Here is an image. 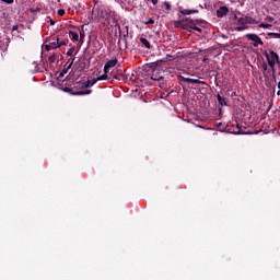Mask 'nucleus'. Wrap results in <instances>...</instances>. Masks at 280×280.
<instances>
[{
	"instance_id": "f257e3e1",
	"label": "nucleus",
	"mask_w": 280,
	"mask_h": 280,
	"mask_svg": "<svg viewBox=\"0 0 280 280\" xmlns=\"http://www.w3.org/2000/svg\"><path fill=\"white\" fill-rule=\"evenodd\" d=\"M234 19L237 20L238 25H257L256 20L250 16H243L237 19V15H235Z\"/></svg>"
},
{
	"instance_id": "f03ea898",
	"label": "nucleus",
	"mask_w": 280,
	"mask_h": 280,
	"mask_svg": "<svg viewBox=\"0 0 280 280\" xmlns=\"http://www.w3.org/2000/svg\"><path fill=\"white\" fill-rule=\"evenodd\" d=\"M245 37L247 38V40H252V43L255 47H259V45H264L261 37H259V35H257L255 33H248L245 35Z\"/></svg>"
},
{
	"instance_id": "7ed1b4c3",
	"label": "nucleus",
	"mask_w": 280,
	"mask_h": 280,
	"mask_svg": "<svg viewBox=\"0 0 280 280\" xmlns=\"http://www.w3.org/2000/svg\"><path fill=\"white\" fill-rule=\"evenodd\" d=\"M65 91L69 93L71 92L72 95H91L93 93V90H80V91H74L73 89L65 88Z\"/></svg>"
},
{
	"instance_id": "20e7f679",
	"label": "nucleus",
	"mask_w": 280,
	"mask_h": 280,
	"mask_svg": "<svg viewBox=\"0 0 280 280\" xmlns=\"http://www.w3.org/2000/svg\"><path fill=\"white\" fill-rule=\"evenodd\" d=\"M119 61L117 59H110L108 60L104 66V73H108L109 69H113V67H117V63Z\"/></svg>"
},
{
	"instance_id": "39448f33",
	"label": "nucleus",
	"mask_w": 280,
	"mask_h": 280,
	"mask_svg": "<svg viewBox=\"0 0 280 280\" xmlns=\"http://www.w3.org/2000/svg\"><path fill=\"white\" fill-rule=\"evenodd\" d=\"M226 14H229V9H228V7H225V5L220 7V8L217 10V16H218V19H224V16H226Z\"/></svg>"
},
{
	"instance_id": "423d86ee",
	"label": "nucleus",
	"mask_w": 280,
	"mask_h": 280,
	"mask_svg": "<svg viewBox=\"0 0 280 280\" xmlns=\"http://www.w3.org/2000/svg\"><path fill=\"white\" fill-rule=\"evenodd\" d=\"M266 59H267V62H268L269 67L271 68V71L273 73V78H276V75H275V65H277V61L270 60V55H268V52H266Z\"/></svg>"
},
{
	"instance_id": "0eeeda50",
	"label": "nucleus",
	"mask_w": 280,
	"mask_h": 280,
	"mask_svg": "<svg viewBox=\"0 0 280 280\" xmlns=\"http://www.w3.org/2000/svg\"><path fill=\"white\" fill-rule=\"evenodd\" d=\"M55 40L58 43L59 47H65V45H69V39L68 38H62V37H55Z\"/></svg>"
},
{
	"instance_id": "6e6552de",
	"label": "nucleus",
	"mask_w": 280,
	"mask_h": 280,
	"mask_svg": "<svg viewBox=\"0 0 280 280\" xmlns=\"http://www.w3.org/2000/svg\"><path fill=\"white\" fill-rule=\"evenodd\" d=\"M74 89H81V90L89 89V82L79 81V82L74 83Z\"/></svg>"
},
{
	"instance_id": "1a4fd4ad",
	"label": "nucleus",
	"mask_w": 280,
	"mask_h": 280,
	"mask_svg": "<svg viewBox=\"0 0 280 280\" xmlns=\"http://www.w3.org/2000/svg\"><path fill=\"white\" fill-rule=\"evenodd\" d=\"M140 43L143 45V47H145L147 49H151L152 45L150 44V42L148 40V38L145 37H140Z\"/></svg>"
},
{
	"instance_id": "9d476101",
	"label": "nucleus",
	"mask_w": 280,
	"mask_h": 280,
	"mask_svg": "<svg viewBox=\"0 0 280 280\" xmlns=\"http://www.w3.org/2000/svg\"><path fill=\"white\" fill-rule=\"evenodd\" d=\"M198 25V20H192L188 18V30H194Z\"/></svg>"
},
{
	"instance_id": "9b49d317",
	"label": "nucleus",
	"mask_w": 280,
	"mask_h": 280,
	"mask_svg": "<svg viewBox=\"0 0 280 280\" xmlns=\"http://www.w3.org/2000/svg\"><path fill=\"white\" fill-rule=\"evenodd\" d=\"M182 30H186L187 32H191V30H189V18H186L185 20H183Z\"/></svg>"
},
{
	"instance_id": "f8f14e48",
	"label": "nucleus",
	"mask_w": 280,
	"mask_h": 280,
	"mask_svg": "<svg viewBox=\"0 0 280 280\" xmlns=\"http://www.w3.org/2000/svg\"><path fill=\"white\" fill-rule=\"evenodd\" d=\"M69 36H70V38H71V40H73V42H77V40H80V35H78V33L77 32H73V31H69Z\"/></svg>"
},
{
	"instance_id": "ddd939ff",
	"label": "nucleus",
	"mask_w": 280,
	"mask_h": 280,
	"mask_svg": "<svg viewBox=\"0 0 280 280\" xmlns=\"http://www.w3.org/2000/svg\"><path fill=\"white\" fill-rule=\"evenodd\" d=\"M269 56H271L270 60L277 62L279 60V54L275 52V50H269Z\"/></svg>"
},
{
	"instance_id": "4468645a",
	"label": "nucleus",
	"mask_w": 280,
	"mask_h": 280,
	"mask_svg": "<svg viewBox=\"0 0 280 280\" xmlns=\"http://www.w3.org/2000/svg\"><path fill=\"white\" fill-rule=\"evenodd\" d=\"M48 44H50V47H51L52 49H58V48H60V45H58V43L56 42V37H52V38L49 40Z\"/></svg>"
},
{
	"instance_id": "2eb2a0df",
	"label": "nucleus",
	"mask_w": 280,
	"mask_h": 280,
	"mask_svg": "<svg viewBox=\"0 0 280 280\" xmlns=\"http://www.w3.org/2000/svg\"><path fill=\"white\" fill-rule=\"evenodd\" d=\"M178 80H179V84H183V82H186V84H191V79H189V78H185L183 75H179Z\"/></svg>"
},
{
	"instance_id": "dca6fc26",
	"label": "nucleus",
	"mask_w": 280,
	"mask_h": 280,
	"mask_svg": "<svg viewBox=\"0 0 280 280\" xmlns=\"http://www.w3.org/2000/svg\"><path fill=\"white\" fill-rule=\"evenodd\" d=\"M217 100L221 106H226V100L222 95L218 94Z\"/></svg>"
},
{
	"instance_id": "f3484780",
	"label": "nucleus",
	"mask_w": 280,
	"mask_h": 280,
	"mask_svg": "<svg viewBox=\"0 0 280 280\" xmlns=\"http://www.w3.org/2000/svg\"><path fill=\"white\" fill-rule=\"evenodd\" d=\"M124 78V73L116 71V73L113 74V80H121Z\"/></svg>"
},
{
	"instance_id": "a211bd4d",
	"label": "nucleus",
	"mask_w": 280,
	"mask_h": 280,
	"mask_svg": "<svg viewBox=\"0 0 280 280\" xmlns=\"http://www.w3.org/2000/svg\"><path fill=\"white\" fill-rule=\"evenodd\" d=\"M104 80H108V72H104L101 77L96 78L97 82H102Z\"/></svg>"
},
{
	"instance_id": "6ab92c4d",
	"label": "nucleus",
	"mask_w": 280,
	"mask_h": 280,
	"mask_svg": "<svg viewBox=\"0 0 280 280\" xmlns=\"http://www.w3.org/2000/svg\"><path fill=\"white\" fill-rule=\"evenodd\" d=\"M196 12H198V11L197 10H187V9H185V10L182 11V14L189 15V14H196Z\"/></svg>"
},
{
	"instance_id": "aec40b11",
	"label": "nucleus",
	"mask_w": 280,
	"mask_h": 280,
	"mask_svg": "<svg viewBox=\"0 0 280 280\" xmlns=\"http://www.w3.org/2000/svg\"><path fill=\"white\" fill-rule=\"evenodd\" d=\"M69 69L70 68H65V69H62L61 71H60V73H59V78H65V75H67V73H69Z\"/></svg>"
},
{
	"instance_id": "412c9836",
	"label": "nucleus",
	"mask_w": 280,
	"mask_h": 280,
	"mask_svg": "<svg viewBox=\"0 0 280 280\" xmlns=\"http://www.w3.org/2000/svg\"><path fill=\"white\" fill-rule=\"evenodd\" d=\"M258 27H262L264 30H270V27H272V24L260 23Z\"/></svg>"
},
{
	"instance_id": "4be33fe9",
	"label": "nucleus",
	"mask_w": 280,
	"mask_h": 280,
	"mask_svg": "<svg viewBox=\"0 0 280 280\" xmlns=\"http://www.w3.org/2000/svg\"><path fill=\"white\" fill-rule=\"evenodd\" d=\"M48 62H49L50 65H54V62H56V55H55V54H52V55H50V56L48 57Z\"/></svg>"
},
{
	"instance_id": "5701e85b",
	"label": "nucleus",
	"mask_w": 280,
	"mask_h": 280,
	"mask_svg": "<svg viewBox=\"0 0 280 280\" xmlns=\"http://www.w3.org/2000/svg\"><path fill=\"white\" fill-rule=\"evenodd\" d=\"M190 84H207L205 81H200L199 79H191Z\"/></svg>"
},
{
	"instance_id": "b1692460",
	"label": "nucleus",
	"mask_w": 280,
	"mask_h": 280,
	"mask_svg": "<svg viewBox=\"0 0 280 280\" xmlns=\"http://www.w3.org/2000/svg\"><path fill=\"white\" fill-rule=\"evenodd\" d=\"M244 30H248V26L241 25V26L235 27V32H244Z\"/></svg>"
},
{
	"instance_id": "393cba45",
	"label": "nucleus",
	"mask_w": 280,
	"mask_h": 280,
	"mask_svg": "<svg viewBox=\"0 0 280 280\" xmlns=\"http://www.w3.org/2000/svg\"><path fill=\"white\" fill-rule=\"evenodd\" d=\"M86 82H89V89H91V86H94V84H97V79L86 80Z\"/></svg>"
},
{
	"instance_id": "a878e982",
	"label": "nucleus",
	"mask_w": 280,
	"mask_h": 280,
	"mask_svg": "<svg viewBox=\"0 0 280 280\" xmlns=\"http://www.w3.org/2000/svg\"><path fill=\"white\" fill-rule=\"evenodd\" d=\"M69 65L67 66L68 69H71V67H73V62H75V58L73 59H69Z\"/></svg>"
},
{
	"instance_id": "bb28decb",
	"label": "nucleus",
	"mask_w": 280,
	"mask_h": 280,
	"mask_svg": "<svg viewBox=\"0 0 280 280\" xmlns=\"http://www.w3.org/2000/svg\"><path fill=\"white\" fill-rule=\"evenodd\" d=\"M73 51H75V47H71V48L67 51V56H73Z\"/></svg>"
},
{
	"instance_id": "cd10ccee",
	"label": "nucleus",
	"mask_w": 280,
	"mask_h": 280,
	"mask_svg": "<svg viewBox=\"0 0 280 280\" xmlns=\"http://www.w3.org/2000/svg\"><path fill=\"white\" fill-rule=\"evenodd\" d=\"M57 13H58L59 16H65L66 11H65V9H59V10L57 11Z\"/></svg>"
},
{
	"instance_id": "c85d7f7f",
	"label": "nucleus",
	"mask_w": 280,
	"mask_h": 280,
	"mask_svg": "<svg viewBox=\"0 0 280 280\" xmlns=\"http://www.w3.org/2000/svg\"><path fill=\"white\" fill-rule=\"evenodd\" d=\"M44 49H45L46 51H51V49H54V48H51V44H46V45L44 46Z\"/></svg>"
},
{
	"instance_id": "c756f323",
	"label": "nucleus",
	"mask_w": 280,
	"mask_h": 280,
	"mask_svg": "<svg viewBox=\"0 0 280 280\" xmlns=\"http://www.w3.org/2000/svg\"><path fill=\"white\" fill-rule=\"evenodd\" d=\"M151 80H153L155 82H159V81L163 80V77H154V75H152Z\"/></svg>"
},
{
	"instance_id": "7c9ffc66",
	"label": "nucleus",
	"mask_w": 280,
	"mask_h": 280,
	"mask_svg": "<svg viewBox=\"0 0 280 280\" xmlns=\"http://www.w3.org/2000/svg\"><path fill=\"white\" fill-rule=\"evenodd\" d=\"M2 3H7V5H12L14 3V0H1Z\"/></svg>"
},
{
	"instance_id": "2f4dec72",
	"label": "nucleus",
	"mask_w": 280,
	"mask_h": 280,
	"mask_svg": "<svg viewBox=\"0 0 280 280\" xmlns=\"http://www.w3.org/2000/svg\"><path fill=\"white\" fill-rule=\"evenodd\" d=\"M175 27H180V30H182L183 28V20L175 22Z\"/></svg>"
},
{
	"instance_id": "473e14b6",
	"label": "nucleus",
	"mask_w": 280,
	"mask_h": 280,
	"mask_svg": "<svg viewBox=\"0 0 280 280\" xmlns=\"http://www.w3.org/2000/svg\"><path fill=\"white\" fill-rule=\"evenodd\" d=\"M164 5H165L166 10H168V11L172 10V4H170V2H167V1L164 2Z\"/></svg>"
},
{
	"instance_id": "72a5a7b5",
	"label": "nucleus",
	"mask_w": 280,
	"mask_h": 280,
	"mask_svg": "<svg viewBox=\"0 0 280 280\" xmlns=\"http://www.w3.org/2000/svg\"><path fill=\"white\" fill-rule=\"evenodd\" d=\"M84 31H80V40H81V43H83L84 42Z\"/></svg>"
},
{
	"instance_id": "f704fd0d",
	"label": "nucleus",
	"mask_w": 280,
	"mask_h": 280,
	"mask_svg": "<svg viewBox=\"0 0 280 280\" xmlns=\"http://www.w3.org/2000/svg\"><path fill=\"white\" fill-rule=\"evenodd\" d=\"M172 58L174 59V60H176V56H172V55H166V58H165V60H172Z\"/></svg>"
},
{
	"instance_id": "c9c22d12",
	"label": "nucleus",
	"mask_w": 280,
	"mask_h": 280,
	"mask_svg": "<svg viewBox=\"0 0 280 280\" xmlns=\"http://www.w3.org/2000/svg\"><path fill=\"white\" fill-rule=\"evenodd\" d=\"M261 68L264 71H268V63L262 62Z\"/></svg>"
},
{
	"instance_id": "e433bc0d",
	"label": "nucleus",
	"mask_w": 280,
	"mask_h": 280,
	"mask_svg": "<svg viewBox=\"0 0 280 280\" xmlns=\"http://www.w3.org/2000/svg\"><path fill=\"white\" fill-rule=\"evenodd\" d=\"M147 25H154V19H149V21L147 22Z\"/></svg>"
},
{
	"instance_id": "4c0bfd02",
	"label": "nucleus",
	"mask_w": 280,
	"mask_h": 280,
	"mask_svg": "<svg viewBox=\"0 0 280 280\" xmlns=\"http://www.w3.org/2000/svg\"><path fill=\"white\" fill-rule=\"evenodd\" d=\"M192 30H195V32H199V34H202V28H200L198 26H195V28H192Z\"/></svg>"
},
{
	"instance_id": "58836bf2",
	"label": "nucleus",
	"mask_w": 280,
	"mask_h": 280,
	"mask_svg": "<svg viewBox=\"0 0 280 280\" xmlns=\"http://www.w3.org/2000/svg\"><path fill=\"white\" fill-rule=\"evenodd\" d=\"M31 12H33V13L40 12V9H31Z\"/></svg>"
},
{
	"instance_id": "ea45409f",
	"label": "nucleus",
	"mask_w": 280,
	"mask_h": 280,
	"mask_svg": "<svg viewBox=\"0 0 280 280\" xmlns=\"http://www.w3.org/2000/svg\"><path fill=\"white\" fill-rule=\"evenodd\" d=\"M273 38H280V33H275Z\"/></svg>"
},
{
	"instance_id": "a19ab883",
	"label": "nucleus",
	"mask_w": 280,
	"mask_h": 280,
	"mask_svg": "<svg viewBox=\"0 0 280 280\" xmlns=\"http://www.w3.org/2000/svg\"><path fill=\"white\" fill-rule=\"evenodd\" d=\"M151 3H153V5H156V3H159V0H150Z\"/></svg>"
},
{
	"instance_id": "79ce46f5",
	"label": "nucleus",
	"mask_w": 280,
	"mask_h": 280,
	"mask_svg": "<svg viewBox=\"0 0 280 280\" xmlns=\"http://www.w3.org/2000/svg\"><path fill=\"white\" fill-rule=\"evenodd\" d=\"M50 25H56V21H54L52 19L49 20Z\"/></svg>"
},
{
	"instance_id": "37998d69",
	"label": "nucleus",
	"mask_w": 280,
	"mask_h": 280,
	"mask_svg": "<svg viewBox=\"0 0 280 280\" xmlns=\"http://www.w3.org/2000/svg\"><path fill=\"white\" fill-rule=\"evenodd\" d=\"M273 34H275V33H268L267 36H272V37H273Z\"/></svg>"
},
{
	"instance_id": "c03bdc74",
	"label": "nucleus",
	"mask_w": 280,
	"mask_h": 280,
	"mask_svg": "<svg viewBox=\"0 0 280 280\" xmlns=\"http://www.w3.org/2000/svg\"><path fill=\"white\" fill-rule=\"evenodd\" d=\"M14 30H19V26H13V31H14Z\"/></svg>"
},
{
	"instance_id": "a18cd8bd",
	"label": "nucleus",
	"mask_w": 280,
	"mask_h": 280,
	"mask_svg": "<svg viewBox=\"0 0 280 280\" xmlns=\"http://www.w3.org/2000/svg\"><path fill=\"white\" fill-rule=\"evenodd\" d=\"M80 67H81V69H84V63H83V65H81Z\"/></svg>"
},
{
	"instance_id": "49530a36",
	"label": "nucleus",
	"mask_w": 280,
	"mask_h": 280,
	"mask_svg": "<svg viewBox=\"0 0 280 280\" xmlns=\"http://www.w3.org/2000/svg\"><path fill=\"white\" fill-rule=\"evenodd\" d=\"M246 135H253V132L247 131Z\"/></svg>"
},
{
	"instance_id": "de8ad7c7",
	"label": "nucleus",
	"mask_w": 280,
	"mask_h": 280,
	"mask_svg": "<svg viewBox=\"0 0 280 280\" xmlns=\"http://www.w3.org/2000/svg\"><path fill=\"white\" fill-rule=\"evenodd\" d=\"M277 95H280V90L277 92Z\"/></svg>"
},
{
	"instance_id": "09e8293b",
	"label": "nucleus",
	"mask_w": 280,
	"mask_h": 280,
	"mask_svg": "<svg viewBox=\"0 0 280 280\" xmlns=\"http://www.w3.org/2000/svg\"><path fill=\"white\" fill-rule=\"evenodd\" d=\"M237 135H242V132H241V131H238V132H237Z\"/></svg>"
}]
</instances>
